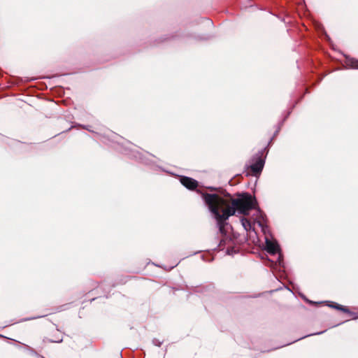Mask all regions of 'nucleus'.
Returning a JSON list of instances; mask_svg holds the SVG:
<instances>
[{
    "mask_svg": "<svg viewBox=\"0 0 358 358\" xmlns=\"http://www.w3.org/2000/svg\"><path fill=\"white\" fill-rule=\"evenodd\" d=\"M203 199L209 210L216 220L219 231L224 234L226 221L238 211L248 215L250 210L255 208L257 201L250 194L244 193L236 199H226L215 194H203Z\"/></svg>",
    "mask_w": 358,
    "mask_h": 358,
    "instance_id": "1",
    "label": "nucleus"
},
{
    "mask_svg": "<svg viewBox=\"0 0 358 358\" xmlns=\"http://www.w3.org/2000/svg\"><path fill=\"white\" fill-rule=\"evenodd\" d=\"M180 182L189 189H194L198 186V182L196 180L186 176H182L180 178Z\"/></svg>",
    "mask_w": 358,
    "mask_h": 358,
    "instance_id": "2",
    "label": "nucleus"
},
{
    "mask_svg": "<svg viewBox=\"0 0 358 358\" xmlns=\"http://www.w3.org/2000/svg\"><path fill=\"white\" fill-rule=\"evenodd\" d=\"M264 165V161L260 157L257 158L255 163L250 165V169L255 175H257L262 171Z\"/></svg>",
    "mask_w": 358,
    "mask_h": 358,
    "instance_id": "3",
    "label": "nucleus"
},
{
    "mask_svg": "<svg viewBox=\"0 0 358 358\" xmlns=\"http://www.w3.org/2000/svg\"><path fill=\"white\" fill-rule=\"evenodd\" d=\"M266 250L270 254L274 255L279 251V245L278 243L276 242L270 241L268 238L266 239Z\"/></svg>",
    "mask_w": 358,
    "mask_h": 358,
    "instance_id": "4",
    "label": "nucleus"
},
{
    "mask_svg": "<svg viewBox=\"0 0 358 358\" xmlns=\"http://www.w3.org/2000/svg\"><path fill=\"white\" fill-rule=\"evenodd\" d=\"M329 306L338 309V310H342L343 312H345V313L348 312V310L346 308L343 307L342 306L338 305L337 303H334V305H329Z\"/></svg>",
    "mask_w": 358,
    "mask_h": 358,
    "instance_id": "5",
    "label": "nucleus"
},
{
    "mask_svg": "<svg viewBox=\"0 0 358 358\" xmlns=\"http://www.w3.org/2000/svg\"><path fill=\"white\" fill-rule=\"evenodd\" d=\"M241 222L245 230H248V229L250 228V223L248 220L242 219Z\"/></svg>",
    "mask_w": 358,
    "mask_h": 358,
    "instance_id": "6",
    "label": "nucleus"
},
{
    "mask_svg": "<svg viewBox=\"0 0 358 358\" xmlns=\"http://www.w3.org/2000/svg\"><path fill=\"white\" fill-rule=\"evenodd\" d=\"M350 62V66L352 68H358V61H357V60H351Z\"/></svg>",
    "mask_w": 358,
    "mask_h": 358,
    "instance_id": "7",
    "label": "nucleus"
},
{
    "mask_svg": "<svg viewBox=\"0 0 358 358\" xmlns=\"http://www.w3.org/2000/svg\"><path fill=\"white\" fill-rule=\"evenodd\" d=\"M152 343L155 345L159 347L162 344V342H160L158 339H153Z\"/></svg>",
    "mask_w": 358,
    "mask_h": 358,
    "instance_id": "8",
    "label": "nucleus"
},
{
    "mask_svg": "<svg viewBox=\"0 0 358 358\" xmlns=\"http://www.w3.org/2000/svg\"><path fill=\"white\" fill-rule=\"evenodd\" d=\"M83 128L87 129V130H88V131H90L89 127H88V126H85V127H83Z\"/></svg>",
    "mask_w": 358,
    "mask_h": 358,
    "instance_id": "9",
    "label": "nucleus"
},
{
    "mask_svg": "<svg viewBox=\"0 0 358 358\" xmlns=\"http://www.w3.org/2000/svg\"><path fill=\"white\" fill-rule=\"evenodd\" d=\"M42 358H45V357H42Z\"/></svg>",
    "mask_w": 358,
    "mask_h": 358,
    "instance_id": "10",
    "label": "nucleus"
}]
</instances>
